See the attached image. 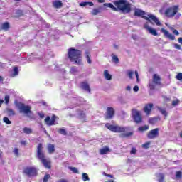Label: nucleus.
Wrapping results in <instances>:
<instances>
[{
  "instance_id": "1",
  "label": "nucleus",
  "mask_w": 182,
  "mask_h": 182,
  "mask_svg": "<svg viewBox=\"0 0 182 182\" xmlns=\"http://www.w3.org/2000/svg\"><path fill=\"white\" fill-rule=\"evenodd\" d=\"M105 127L108 129V130H110V132H114V133H120L119 137H122V139L133 136V132H129L130 129V127H129L113 125L109 123H106Z\"/></svg>"
},
{
  "instance_id": "2",
  "label": "nucleus",
  "mask_w": 182,
  "mask_h": 182,
  "mask_svg": "<svg viewBox=\"0 0 182 182\" xmlns=\"http://www.w3.org/2000/svg\"><path fill=\"white\" fill-rule=\"evenodd\" d=\"M134 16H141L143 18V19H145L146 21H148V22H150V23H153L151 22V21H153V22H154V23H156V25H157V26H160L161 25V23L160 22V21H159V18H157V17H156V16L152 15V14H148V16H146V11L139 9H136L134 13Z\"/></svg>"
},
{
  "instance_id": "3",
  "label": "nucleus",
  "mask_w": 182,
  "mask_h": 182,
  "mask_svg": "<svg viewBox=\"0 0 182 182\" xmlns=\"http://www.w3.org/2000/svg\"><path fill=\"white\" fill-rule=\"evenodd\" d=\"M68 58L71 62L76 65H83V61H82V52L79 50L70 48L68 50Z\"/></svg>"
},
{
  "instance_id": "4",
  "label": "nucleus",
  "mask_w": 182,
  "mask_h": 182,
  "mask_svg": "<svg viewBox=\"0 0 182 182\" xmlns=\"http://www.w3.org/2000/svg\"><path fill=\"white\" fill-rule=\"evenodd\" d=\"M37 159L41 160V163L43 164L46 168H50V161L46 159L45 157V152L43 151V145L42 144H38L36 150Z\"/></svg>"
},
{
  "instance_id": "5",
  "label": "nucleus",
  "mask_w": 182,
  "mask_h": 182,
  "mask_svg": "<svg viewBox=\"0 0 182 182\" xmlns=\"http://www.w3.org/2000/svg\"><path fill=\"white\" fill-rule=\"evenodd\" d=\"M117 11H122L125 14H130L132 12V4L127 0H116L113 2Z\"/></svg>"
},
{
  "instance_id": "6",
  "label": "nucleus",
  "mask_w": 182,
  "mask_h": 182,
  "mask_svg": "<svg viewBox=\"0 0 182 182\" xmlns=\"http://www.w3.org/2000/svg\"><path fill=\"white\" fill-rule=\"evenodd\" d=\"M178 11H180V6L173 5L166 8L164 11V15L166 18H174V16L178 14Z\"/></svg>"
},
{
  "instance_id": "7",
  "label": "nucleus",
  "mask_w": 182,
  "mask_h": 182,
  "mask_svg": "<svg viewBox=\"0 0 182 182\" xmlns=\"http://www.w3.org/2000/svg\"><path fill=\"white\" fill-rule=\"evenodd\" d=\"M156 86H161V77L157 74H154L152 76V82H149V88L151 90H154Z\"/></svg>"
},
{
  "instance_id": "8",
  "label": "nucleus",
  "mask_w": 182,
  "mask_h": 182,
  "mask_svg": "<svg viewBox=\"0 0 182 182\" xmlns=\"http://www.w3.org/2000/svg\"><path fill=\"white\" fill-rule=\"evenodd\" d=\"M132 118L133 120L136 124H140V123H143V117L141 116V113L140 111L133 109H132Z\"/></svg>"
},
{
  "instance_id": "9",
  "label": "nucleus",
  "mask_w": 182,
  "mask_h": 182,
  "mask_svg": "<svg viewBox=\"0 0 182 182\" xmlns=\"http://www.w3.org/2000/svg\"><path fill=\"white\" fill-rule=\"evenodd\" d=\"M16 106L19 109L20 113H23L24 114H29V113H31V106L26 105L25 104L22 102H18Z\"/></svg>"
},
{
  "instance_id": "10",
  "label": "nucleus",
  "mask_w": 182,
  "mask_h": 182,
  "mask_svg": "<svg viewBox=\"0 0 182 182\" xmlns=\"http://www.w3.org/2000/svg\"><path fill=\"white\" fill-rule=\"evenodd\" d=\"M23 173L28 177H33L38 174V171L33 167H27L24 169Z\"/></svg>"
},
{
  "instance_id": "11",
  "label": "nucleus",
  "mask_w": 182,
  "mask_h": 182,
  "mask_svg": "<svg viewBox=\"0 0 182 182\" xmlns=\"http://www.w3.org/2000/svg\"><path fill=\"white\" fill-rule=\"evenodd\" d=\"M116 112L114 111V108L113 107H107V112L105 115L106 120H109L110 119H113L114 117Z\"/></svg>"
},
{
  "instance_id": "12",
  "label": "nucleus",
  "mask_w": 182,
  "mask_h": 182,
  "mask_svg": "<svg viewBox=\"0 0 182 182\" xmlns=\"http://www.w3.org/2000/svg\"><path fill=\"white\" fill-rule=\"evenodd\" d=\"M159 132H160L159 128H156L154 129L149 131V133L147 134L148 139H156L159 134Z\"/></svg>"
},
{
  "instance_id": "13",
  "label": "nucleus",
  "mask_w": 182,
  "mask_h": 182,
  "mask_svg": "<svg viewBox=\"0 0 182 182\" xmlns=\"http://www.w3.org/2000/svg\"><path fill=\"white\" fill-rule=\"evenodd\" d=\"M56 115H53L51 119L50 117H47L45 119V122L46 123L47 126H53L56 124L55 122H56Z\"/></svg>"
},
{
  "instance_id": "14",
  "label": "nucleus",
  "mask_w": 182,
  "mask_h": 182,
  "mask_svg": "<svg viewBox=\"0 0 182 182\" xmlns=\"http://www.w3.org/2000/svg\"><path fill=\"white\" fill-rule=\"evenodd\" d=\"M161 32H162V33H164L165 38H167L168 39H170L171 41H174V39H176V36H174V35L168 32V31H167L164 28H161Z\"/></svg>"
},
{
  "instance_id": "15",
  "label": "nucleus",
  "mask_w": 182,
  "mask_h": 182,
  "mask_svg": "<svg viewBox=\"0 0 182 182\" xmlns=\"http://www.w3.org/2000/svg\"><path fill=\"white\" fill-rule=\"evenodd\" d=\"M144 29H146V31H149V33H151V35H153L154 36H157V30L152 28L151 27H150L149 26V24L145 23L144 25Z\"/></svg>"
},
{
  "instance_id": "16",
  "label": "nucleus",
  "mask_w": 182,
  "mask_h": 182,
  "mask_svg": "<svg viewBox=\"0 0 182 182\" xmlns=\"http://www.w3.org/2000/svg\"><path fill=\"white\" fill-rule=\"evenodd\" d=\"M151 109H153V103L146 104L144 107V112L147 114V116H149L151 113Z\"/></svg>"
},
{
  "instance_id": "17",
  "label": "nucleus",
  "mask_w": 182,
  "mask_h": 182,
  "mask_svg": "<svg viewBox=\"0 0 182 182\" xmlns=\"http://www.w3.org/2000/svg\"><path fill=\"white\" fill-rule=\"evenodd\" d=\"M80 89H82L83 90H85L86 92H89L90 93V87L89 86V84L87 82H81L80 84Z\"/></svg>"
},
{
  "instance_id": "18",
  "label": "nucleus",
  "mask_w": 182,
  "mask_h": 182,
  "mask_svg": "<svg viewBox=\"0 0 182 182\" xmlns=\"http://www.w3.org/2000/svg\"><path fill=\"white\" fill-rule=\"evenodd\" d=\"M110 151H112V150L110 148H109V146H105L104 148L100 149V154L103 156L105 154H107V153H110Z\"/></svg>"
},
{
  "instance_id": "19",
  "label": "nucleus",
  "mask_w": 182,
  "mask_h": 182,
  "mask_svg": "<svg viewBox=\"0 0 182 182\" xmlns=\"http://www.w3.org/2000/svg\"><path fill=\"white\" fill-rule=\"evenodd\" d=\"M156 109L157 110H159V112H160L162 116H164V117H167V116H168V113L167 112V110L166 109V108L156 107Z\"/></svg>"
},
{
  "instance_id": "20",
  "label": "nucleus",
  "mask_w": 182,
  "mask_h": 182,
  "mask_svg": "<svg viewBox=\"0 0 182 182\" xmlns=\"http://www.w3.org/2000/svg\"><path fill=\"white\" fill-rule=\"evenodd\" d=\"M19 75V72L18 71V67H14L13 70L10 73V76L11 77H15V76H18Z\"/></svg>"
},
{
  "instance_id": "21",
  "label": "nucleus",
  "mask_w": 182,
  "mask_h": 182,
  "mask_svg": "<svg viewBox=\"0 0 182 182\" xmlns=\"http://www.w3.org/2000/svg\"><path fill=\"white\" fill-rule=\"evenodd\" d=\"M104 6L106 8H111L112 11H114L115 12H117V8L113 5L112 3H105L103 4Z\"/></svg>"
},
{
  "instance_id": "22",
  "label": "nucleus",
  "mask_w": 182,
  "mask_h": 182,
  "mask_svg": "<svg viewBox=\"0 0 182 182\" xmlns=\"http://www.w3.org/2000/svg\"><path fill=\"white\" fill-rule=\"evenodd\" d=\"M63 4H62V1H59V0H56L55 1H53V6H54V8H62V6Z\"/></svg>"
},
{
  "instance_id": "23",
  "label": "nucleus",
  "mask_w": 182,
  "mask_h": 182,
  "mask_svg": "<svg viewBox=\"0 0 182 182\" xmlns=\"http://www.w3.org/2000/svg\"><path fill=\"white\" fill-rule=\"evenodd\" d=\"M47 149L50 154L55 153V145L53 144H48Z\"/></svg>"
},
{
  "instance_id": "24",
  "label": "nucleus",
  "mask_w": 182,
  "mask_h": 182,
  "mask_svg": "<svg viewBox=\"0 0 182 182\" xmlns=\"http://www.w3.org/2000/svg\"><path fill=\"white\" fill-rule=\"evenodd\" d=\"M112 61L114 63H116L117 65L120 63V60H119V57H117V55H114V54H112Z\"/></svg>"
},
{
  "instance_id": "25",
  "label": "nucleus",
  "mask_w": 182,
  "mask_h": 182,
  "mask_svg": "<svg viewBox=\"0 0 182 182\" xmlns=\"http://www.w3.org/2000/svg\"><path fill=\"white\" fill-rule=\"evenodd\" d=\"M104 77L107 80H110L112 79V75L109 73V70H107L104 71Z\"/></svg>"
},
{
  "instance_id": "26",
  "label": "nucleus",
  "mask_w": 182,
  "mask_h": 182,
  "mask_svg": "<svg viewBox=\"0 0 182 182\" xmlns=\"http://www.w3.org/2000/svg\"><path fill=\"white\" fill-rule=\"evenodd\" d=\"M10 28L9 23L5 22L1 24V29L3 31H8Z\"/></svg>"
},
{
  "instance_id": "27",
  "label": "nucleus",
  "mask_w": 182,
  "mask_h": 182,
  "mask_svg": "<svg viewBox=\"0 0 182 182\" xmlns=\"http://www.w3.org/2000/svg\"><path fill=\"white\" fill-rule=\"evenodd\" d=\"M77 117H78V119H85V117H86V114L83 111H78L77 113Z\"/></svg>"
},
{
  "instance_id": "28",
  "label": "nucleus",
  "mask_w": 182,
  "mask_h": 182,
  "mask_svg": "<svg viewBox=\"0 0 182 182\" xmlns=\"http://www.w3.org/2000/svg\"><path fill=\"white\" fill-rule=\"evenodd\" d=\"M23 133H25V134H32V133L33 132L32 129H31L29 127H24L23 129Z\"/></svg>"
},
{
  "instance_id": "29",
  "label": "nucleus",
  "mask_w": 182,
  "mask_h": 182,
  "mask_svg": "<svg viewBox=\"0 0 182 182\" xmlns=\"http://www.w3.org/2000/svg\"><path fill=\"white\" fill-rule=\"evenodd\" d=\"M57 132L60 134H63V136H66L68 134V132H66V129H65V128H58L57 129Z\"/></svg>"
},
{
  "instance_id": "30",
  "label": "nucleus",
  "mask_w": 182,
  "mask_h": 182,
  "mask_svg": "<svg viewBox=\"0 0 182 182\" xmlns=\"http://www.w3.org/2000/svg\"><path fill=\"white\" fill-rule=\"evenodd\" d=\"M148 129H149V125H144L138 128V132H141V133H143V132L147 131Z\"/></svg>"
},
{
  "instance_id": "31",
  "label": "nucleus",
  "mask_w": 182,
  "mask_h": 182,
  "mask_svg": "<svg viewBox=\"0 0 182 182\" xmlns=\"http://www.w3.org/2000/svg\"><path fill=\"white\" fill-rule=\"evenodd\" d=\"M80 6H82V7H86L87 8V6H92V2L90 1H84V2H81L80 3Z\"/></svg>"
},
{
  "instance_id": "32",
  "label": "nucleus",
  "mask_w": 182,
  "mask_h": 182,
  "mask_svg": "<svg viewBox=\"0 0 182 182\" xmlns=\"http://www.w3.org/2000/svg\"><path fill=\"white\" fill-rule=\"evenodd\" d=\"M82 178L83 181H89L90 180V178H89V176L86 173H82Z\"/></svg>"
},
{
  "instance_id": "33",
  "label": "nucleus",
  "mask_w": 182,
  "mask_h": 182,
  "mask_svg": "<svg viewBox=\"0 0 182 182\" xmlns=\"http://www.w3.org/2000/svg\"><path fill=\"white\" fill-rule=\"evenodd\" d=\"M70 72L72 73V75H76V73L79 72V70H77V68L76 67H71Z\"/></svg>"
},
{
  "instance_id": "34",
  "label": "nucleus",
  "mask_w": 182,
  "mask_h": 182,
  "mask_svg": "<svg viewBox=\"0 0 182 182\" xmlns=\"http://www.w3.org/2000/svg\"><path fill=\"white\" fill-rule=\"evenodd\" d=\"M8 116H15V111L12 109H7Z\"/></svg>"
},
{
  "instance_id": "35",
  "label": "nucleus",
  "mask_w": 182,
  "mask_h": 182,
  "mask_svg": "<svg viewBox=\"0 0 182 182\" xmlns=\"http://www.w3.org/2000/svg\"><path fill=\"white\" fill-rule=\"evenodd\" d=\"M68 168H69V170L73 171V173H75V174H79V170H77L76 168V167L70 166V167H68Z\"/></svg>"
},
{
  "instance_id": "36",
  "label": "nucleus",
  "mask_w": 182,
  "mask_h": 182,
  "mask_svg": "<svg viewBox=\"0 0 182 182\" xmlns=\"http://www.w3.org/2000/svg\"><path fill=\"white\" fill-rule=\"evenodd\" d=\"M3 122L4 123H6V124H11L12 122L9 120V118L5 117L3 118Z\"/></svg>"
},
{
  "instance_id": "37",
  "label": "nucleus",
  "mask_w": 182,
  "mask_h": 182,
  "mask_svg": "<svg viewBox=\"0 0 182 182\" xmlns=\"http://www.w3.org/2000/svg\"><path fill=\"white\" fill-rule=\"evenodd\" d=\"M156 122H157V119L156 118H151L149 120V123L150 124H156Z\"/></svg>"
},
{
  "instance_id": "38",
  "label": "nucleus",
  "mask_w": 182,
  "mask_h": 182,
  "mask_svg": "<svg viewBox=\"0 0 182 182\" xmlns=\"http://www.w3.org/2000/svg\"><path fill=\"white\" fill-rule=\"evenodd\" d=\"M176 178H181V177H182L181 171H176Z\"/></svg>"
},
{
  "instance_id": "39",
  "label": "nucleus",
  "mask_w": 182,
  "mask_h": 182,
  "mask_svg": "<svg viewBox=\"0 0 182 182\" xmlns=\"http://www.w3.org/2000/svg\"><path fill=\"white\" fill-rule=\"evenodd\" d=\"M50 178V174H46L43 178V182H48V181Z\"/></svg>"
},
{
  "instance_id": "40",
  "label": "nucleus",
  "mask_w": 182,
  "mask_h": 182,
  "mask_svg": "<svg viewBox=\"0 0 182 182\" xmlns=\"http://www.w3.org/2000/svg\"><path fill=\"white\" fill-rule=\"evenodd\" d=\"M142 147L144 149H149V147H150V141L143 144Z\"/></svg>"
},
{
  "instance_id": "41",
  "label": "nucleus",
  "mask_w": 182,
  "mask_h": 182,
  "mask_svg": "<svg viewBox=\"0 0 182 182\" xmlns=\"http://www.w3.org/2000/svg\"><path fill=\"white\" fill-rule=\"evenodd\" d=\"M178 103H180V100L176 99V100H173L172 102V106H177V105H178Z\"/></svg>"
},
{
  "instance_id": "42",
  "label": "nucleus",
  "mask_w": 182,
  "mask_h": 182,
  "mask_svg": "<svg viewBox=\"0 0 182 182\" xmlns=\"http://www.w3.org/2000/svg\"><path fill=\"white\" fill-rule=\"evenodd\" d=\"M176 77L177 80H182V73H178Z\"/></svg>"
},
{
  "instance_id": "43",
  "label": "nucleus",
  "mask_w": 182,
  "mask_h": 182,
  "mask_svg": "<svg viewBox=\"0 0 182 182\" xmlns=\"http://www.w3.org/2000/svg\"><path fill=\"white\" fill-rule=\"evenodd\" d=\"M134 74V73H133V71H132V70L128 71V76H129V79H133Z\"/></svg>"
},
{
  "instance_id": "44",
  "label": "nucleus",
  "mask_w": 182,
  "mask_h": 182,
  "mask_svg": "<svg viewBox=\"0 0 182 182\" xmlns=\"http://www.w3.org/2000/svg\"><path fill=\"white\" fill-rule=\"evenodd\" d=\"M136 153H137V149H136L134 147H132L130 151V154H136Z\"/></svg>"
},
{
  "instance_id": "45",
  "label": "nucleus",
  "mask_w": 182,
  "mask_h": 182,
  "mask_svg": "<svg viewBox=\"0 0 182 182\" xmlns=\"http://www.w3.org/2000/svg\"><path fill=\"white\" fill-rule=\"evenodd\" d=\"M159 182H164V175L160 174V178L158 180Z\"/></svg>"
},
{
  "instance_id": "46",
  "label": "nucleus",
  "mask_w": 182,
  "mask_h": 182,
  "mask_svg": "<svg viewBox=\"0 0 182 182\" xmlns=\"http://www.w3.org/2000/svg\"><path fill=\"white\" fill-rule=\"evenodd\" d=\"M4 100H5L6 105H8V103H9V95H6L5 98H4Z\"/></svg>"
},
{
  "instance_id": "47",
  "label": "nucleus",
  "mask_w": 182,
  "mask_h": 182,
  "mask_svg": "<svg viewBox=\"0 0 182 182\" xmlns=\"http://www.w3.org/2000/svg\"><path fill=\"white\" fill-rule=\"evenodd\" d=\"M85 56H86V58H87V63H91L90 58L89 57V53H88V52H86V53H85Z\"/></svg>"
},
{
  "instance_id": "48",
  "label": "nucleus",
  "mask_w": 182,
  "mask_h": 182,
  "mask_svg": "<svg viewBox=\"0 0 182 182\" xmlns=\"http://www.w3.org/2000/svg\"><path fill=\"white\" fill-rule=\"evenodd\" d=\"M99 9H95L92 11L93 15H97L99 14Z\"/></svg>"
},
{
  "instance_id": "49",
  "label": "nucleus",
  "mask_w": 182,
  "mask_h": 182,
  "mask_svg": "<svg viewBox=\"0 0 182 182\" xmlns=\"http://www.w3.org/2000/svg\"><path fill=\"white\" fill-rule=\"evenodd\" d=\"M14 153L16 154V156H18V154H19V150L18 149V148H15V149H14Z\"/></svg>"
},
{
  "instance_id": "50",
  "label": "nucleus",
  "mask_w": 182,
  "mask_h": 182,
  "mask_svg": "<svg viewBox=\"0 0 182 182\" xmlns=\"http://www.w3.org/2000/svg\"><path fill=\"white\" fill-rule=\"evenodd\" d=\"M103 176H106V177H109L110 178H113V175L107 174L105 172L103 173Z\"/></svg>"
},
{
  "instance_id": "51",
  "label": "nucleus",
  "mask_w": 182,
  "mask_h": 182,
  "mask_svg": "<svg viewBox=\"0 0 182 182\" xmlns=\"http://www.w3.org/2000/svg\"><path fill=\"white\" fill-rule=\"evenodd\" d=\"M174 48L175 49H178L180 50V49H181V46H180V44H175Z\"/></svg>"
},
{
  "instance_id": "52",
  "label": "nucleus",
  "mask_w": 182,
  "mask_h": 182,
  "mask_svg": "<svg viewBox=\"0 0 182 182\" xmlns=\"http://www.w3.org/2000/svg\"><path fill=\"white\" fill-rule=\"evenodd\" d=\"M173 33L174 35H176V36H178V35H180V33L178 32V31H177V30H176V29H174V30L173 31Z\"/></svg>"
},
{
  "instance_id": "53",
  "label": "nucleus",
  "mask_w": 182,
  "mask_h": 182,
  "mask_svg": "<svg viewBox=\"0 0 182 182\" xmlns=\"http://www.w3.org/2000/svg\"><path fill=\"white\" fill-rule=\"evenodd\" d=\"M38 115L39 117L41 118V119H43L45 117V114L42 113V112H39L38 113Z\"/></svg>"
},
{
  "instance_id": "54",
  "label": "nucleus",
  "mask_w": 182,
  "mask_h": 182,
  "mask_svg": "<svg viewBox=\"0 0 182 182\" xmlns=\"http://www.w3.org/2000/svg\"><path fill=\"white\" fill-rule=\"evenodd\" d=\"M134 92H139V86L135 85V86L134 87Z\"/></svg>"
},
{
  "instance_id": "55",
  "label": "nucleus",
  "mask_w": 182,
  "mask_h": 182,
  "mask_svg": "<svg viewBox=\"0 0 182 182\" xmlns=\"http://www.w3.org/2000/svg\"><path fill=\"white\" fill-rule=\"evenodd\" d=\"M57 182H68L66 179H59Z\"/></svg>"
},
{
  "instance_id": "56",
  "label": "nucleus",
  "mask_w": 182,
  "mask_h": 182,
  "mask_svg": "<svg viewBox=\"0 0 182 182\" xmlns=\"http://www.w3.org/2000/svg\"><path fill=\"white\" fill-rule=\"evenodd\" d=\"M126 90H127L128 92H130V90H132V87H130V86H127L126 87Z\"/></svg>"
},
{
  "instance_id": "57",
  "label": "nucleus",
  "mask_w": 182,
  "mask_h": 182,
  "mask_svg": "<svg viewBox=\"0 0 182 182\" xmlns=\"http://www.w3.org/2000/svg\"><path fill=\"white\" fill-rule=\"evenodd\" d=\"M178 42L179 43H181L182 44V37H180L178 39Z\"/></svg>"
},
{
  "instance_id": "58",
  "label": "nucleus",
  "mask_w": 182,
  "mask_h": 182,
  "mask_svg": "<svg viewBox=\"0 0 182 182\" xmlns=\"http://www.w3.org/2000/svg\"><path fill=\"white\" fill-rule=\"evenodd\" d=\"M135 76L136 78H139V73L137 71H135Z\"/></svg>"
},
{
  "instance_id": "59",
  "label": "nucleus",
  "mask_w": 182,
  "mask_h": 182,
  "mask_svg": "<svg viewBox=\"0 0 182 182\" xmlns=\"http://www.w3.org/2000/svg\"><path fill=\"white\" fill-rule=\"evenodd\" d=\"M100 4H103L105 2V0H97Z\"/></svg>"
},
{
  "instance_id": "60",
  "label": "nucleus",
  "mask_w": 182,
  "mask_h": 182,
  "mask_svg": "<svg viewBox=\"0 0 182 182\" xmlns=\"http://www.w3.org/2000/svg\"><path fill=\"white\" fill-rule=\"evenodd\" d=\"M4 81V77H2V76L0 75V82H3Z\"/></svg>"
},
{
  "instance_id": "61",
  "label": "nucleus",
  "mask_w": 182,
  "mask_h": 182,
  "mask_svg": "<svg viewBox=\"0 0 182 182\" xmlns=\"http://www.w3.org/2000/svg\"><path fill=\"white\" fill-rule=\"evenodd\" d=\"M21 144H26V141H21Z\"/></svg>"
},
{
  "instance_id": "62",
  "label": "nucleus",
  "mask_w": 182,
  "mask_h": 182,
  "mask_svg": "<svg viewBox=\"0 0 182 182\" xmlns=\"http://www.w3.org/2000/svg\"><path fill=\"white\" fill-rule=\"evenodd\" d=\"M107 182H114V181L112 179H110V180H108Z\"/></svg>"
},
{
  "instance_id": "63",
  "label": "nucleus",
  "mask_w": 182,
  "mask_h": 182,
  "mask_svg": "<svg viewBox=\"0 0 182 182\" xmlns=\"http://www.w3.org/2000/svg\"><path fill=\"white\" fill-rule=\"evenodd\" d=\"M4 103V100H0V104L2 105Z\"/></svg>"
},
{
  "instance_id": "64",
  "label": "nucleus",
  "mask_w": 182,
  "mask_h": 182,
  "mask_svg": "<svg viewBox=\"0 0 182 182\" xmlns=\"http://www.w3.org/2000/svg\"><path fill=\"white\" fill-rule=\"evenodd\" d=\"M179 135H180V137L182 139V131L180 132Z\"/></svg>"
}]
</instances>
